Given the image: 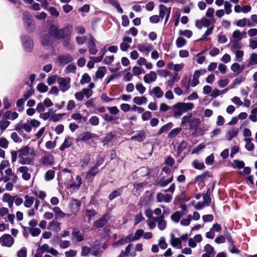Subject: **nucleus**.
Masks as SVG:
<instances>
[{
  "label": "nucleus",
  "instance_id": "f257e3e1",
  "mask_svg": "<svg viewBox=\"0 0 257 257\" xmlns=\"http://www.w3.org/2000/svg\"><path fill=\"white\" fill-rule=\"evenodd\" d=\"M71 30L72 27L69 25L59 29L58 26L52 24L49 27L48 33L57 40L62 39V45L64 47H68L70 44Z\"/></svg>",
  "mask_w": 257,
  "mask_h": 257
},
{
  "label": "nucleus",
  "instance_id": "f03ea898",
  "mask_svg": "<svg viewBox=\"0 0 257 257\" xmlns=\"http://www.w3.org/2000/svg\"><path fill=\"white\" fill-rule=\"evenodd\" d=\"M22 42L26 51L31 52L33 51L34 48L33 40L29 36H24L22 38Z\"/></svg>",
  "mask_w": 257,
  "mask_h": 257
},
{
  "label": "nucleus",
  "instance_id": "7ed1b4c3",
  "mask_svg": "<svg viewBox=\"0 0 257 257\" xmlns=\"http://www.w3.org/2000/svg\"><path fill=\"white\" fill-rule=\"evenodd\" d=\"M14 241V238L9 234H4L0 237V243L3 246L11 247Z\"/></svg>",
  "mask_w": 257,
  "mask_h": 257
},
{
  "label": "nucleus",
  "instance_id": "20e7f679",
  "mask_svg": "<svg viewBox=\"0 0 257 257\" xmlns=\"http://www.w3.org/2000/svg\"><path fill=\"white\" fill-rule=\"evenodd\" d=\"M58 82L62 92H64L70 88V78L69 77H59Z\"/></svg>",
  "mask_w": 257,
  "mask_h": 257
},
{
  "label": "nucleus",
  "instance_id": "39448f33",
  "mask_svg": "<svg viewBox=\"0 0 257 257\" xmlns=\"http://www.w3.org/2000/svg\"><path fill=\"white\" fill-rule=\"evenodd\" d=\"M110 217L109 214L106 213L99 219L94 222V226L97 228H103L106 225Z\"/></svg>",
  "mask_w": 257,
  "mask_h": 257
},
{
  "label": "nucleus",
  "instance_id": "423d86ee",
  "mask_svg": "<svg viewBox=\"0 0 257 257\" xmlns=\"http://www.w3.org/2000/svg\"><path fill=\"white\" fill-rule=\"evenodd\" d=\"M96 135L91 132H85L80 134L77 138V142H86L95 137Z\"/></svg>",
  "mask_w": 257,
  "mask_h": 257
},
{
  "label": "nucleus",
  "instance_id": "0eeeda50",
  "mask_svg": "<svg viewBox=\"0 0 257 257\" xmlns=\"http://www.w3.org/2000/svg\"><path fill=\"white\" fill-rule=\"evenodd\" d=\"M73 60V57L69 54L61 55L58 57V62L62 65L67 64Z\"/></svg>",
  "mask_w": 257,
  "mask_h": 257
},
{
  "label": "nucleus",
  "instance_id": "6e6552de",
  "mask_svg": "<svg viewBox=\"0 0 257 257\" xmlns=\"http://www.w3.org/2000/svg\"><path fill=\"white\" fill-rule=\"evenodd\" d=\"M42 164L46 167H50L54 164V156L49 154L45 155L43 158Z\"/></svg>",
  "mask_w": 257,
  "mask_h": 257
},
{
  "label": "nucleus",
  "instance_id": "1a4fd4ad",
  "mask_svg": "<svg viewBox=\"0 0 257 257\" xmlns=\"http://www.w3.org/2000/svg\"><path fill=\"white\" fill-rule=\"evenodd\" d=\"M201 123V121L199 118H194L189 122V130H193L195 132L197 131L199 125Z\"/></svg>",
  "mask_w": 257,
  "mask_h": 257
},
{
  "label": "nucleus",
  "instance_id": "9d476101",
  "mask_svg": "<svg viewBox=\"0 0 257 257\" xmlns=\"http://www.w3.org/2000/svg\"><path fill=\"white\" fill-rule=\"evenodd\" d=\"M171 236V240L170 243L173 247H176L178 249H180L182 248V243L181 241V239L177 237H175L174 234L173 233H171L170 234Z\"/></svg>",
  "mask_w": 257,
  "mask_h": 257
},
{
  "label": "nucleus",
  "instance_id": "9b49d317",
  "mask_svg": "<svg viewBox=\"0 0 257 257\" xmlns=\"http://www.w3.org/2000/svg\"><path fill=\"white\" fill-rule=\"evenodd\" d=\"M157 74L154 71H151L149 74H146L144 77V80L146 83H149L155 81L157 79Z\"/></svg>",
  "mask_w": 257,
  "mask_h": 257
},
{
  "label": "nucleus",
  "instance_id": "f8f14e48",
  "mask_svg": "<svg viewBox=\"0 0 257 257\" xmlns=\"http://www.w3.org/2000/svg\"><path fill=\"white\" fill-rule=\"evenodd\" d=\"M18 170L22 173V178L25 180H29L31 178V174L28 173L29 168L27 166H22L19 168Z\"/></svg>",
  "mask_w": 257,
  "mask_h": 257
},
{
  "label": "nucleus",
  "instance_id": "ddd939ff",
  "mask_svg": "<svg viewBox=\"0 0 257 257\" xmlns=\"http://www.w3.org/2000/svg\"><path fill=\"white\" fill-rule=\"evenodd\" d=\"M28 32L32 33L34 31L36 28L35 22L33 19H29L28 21L24 22Z\"/></svg>",
  "mask_w": 257,
  "mask_h": 257
},
{
  "label": "nucleus",
  "instance_id": "4468645a",
  "mask_svg": "<svg viewBox=\"0 0 257 257\" xmlns=\"http://www.w3.org/2000/svg\"><path fill=\"white\" fill-rule=\"evenodd\" d=\"M172 108L175 117L180 116L182 115L183 113L180 102H178L174 104Z\"/></svg>",
  "mask_w": 257,
  "mask_h": 257
},
{
  "label": "nucleus",
  "instance_id": "2eb2a0df",
  "mask_svg": "<svg viewBox=\"0 0 257 257\" xmlns=\"http://www.w3.org/2000/svg\"><path fill=\"white\" fill-rule=\"evenodd\" d=\"M99 172V169L96 166H93L89 170L86 174V178L87 179H90L92 177H94Z\"/></svg>",
  "mask_w": 257,
  "mask_h": 257
},
{
  "label": "nucleus",
  "instance_id": "dca6fc26",
  "mask_svg": "<svg viewBox=\"0 0 257 257\" xmlns=\"http://www.w3.org/2000/svg\"><path fill=\"white\" fill-rule=\"evenodd\" d=\"M210 177V175L209 173V172L208 171H206L204 172L203 173H202L200 175H197L196 176L195 179V182H199V183H202L204 181V180L206 178Z\"/></svg>",
  "mask_w": 257,
  "mask_h": 257
},
{
  "label": "nucleus",
  "instance_id": "f3484780",
  "mask_svg": "<svg viewBox=\"0 0 257 257\" xmlns=\"http://www.w3.org/2000/svg\"><path fill=\"white\" fill-rule=\"evenodd\" d=\"M116 137L115 133L114 132H110L105 135L102 142L104 145L108 144L115 137Z\"/></svg>",
  "mask_w": 257,
  "mask_h": 257
},
{
  "label": "nucleus",
  "instance_id": "a211bd4d",
  "mask_svg": "<svg viewBox=\"0 0 257 257\" xmlns=\"http://www.w3.org/2000/svg\"><path fill=\"white\" fill-rule=\"evenodd\" d=\"M146 138L145 133L142 131L138 135L133 136L131 138L132 141H137L139 142H142Z\"/></svg>",
  "mask_w": 257,
  "mask_h": 257
},
{
  "label": "nucleus",
  "instance_id": "6ab92c4d",
  "mask_svg": "<svg viewBox=\"0 0 257 257\" xmlns=\"http://www.w3.org/2000/svg\"><path fill=\"white\" fill-rule=\"evenodd\" d=\"M19 158L23 157H27L29 155L30 153V147L29 146L22 147L18 151Z\"/></svg>",
  "mask_w": 257,
  "mask_h": 257
},
{
  "label": "nucleus",
  "instance_id": "aec40b11",
  "mask_svg": "<svg viewBox=\"0 0 257 257\" xmlns=\"http://www.w3.org/2000/svg\"><path fill=\"white\" fill-rule=\"evenodd\" d=\"M173 124L171 122H170L164 125L160 128V130L158 132L157 135L160 136L163 133L168 132V131L171 130V128L173 127Z\"/></svg>",
  "mask_w": 257,
  "mask_h": 257
},
{
  "label": "nucleus",
  "instance_id": "412c9836",
  "mask_svg": "<svg viewBox=\"0 0 257 257\" xmlns=\"http://www.w3.org/2000/svg\"><path fill=\"white\" fill-rule=\"evenodd\" d=\"M183 112H187L193 109L194 107V104L191 102L185 103L180 102Z\"/></svg>",
  "mask_w": 257,
  "mask_h": 257
},
{
  "label": "nucleus",
  "instance_id": "4be33fe9",
  "mask_svg": "<svg viewBox=\"0 0 257 257\" xmlns=\"http://www.w3.org/2000/svg\"><path fill=\"white\" fill-rule=\"evenodd\" d=\"M41 43L44 46H51L52 43L50 36L48 34L44 35L42 37Z\"/></svg>",
  "mask_w": 257,
  "mask_h": 257
},
{
  "label": "nucleus",
  "instance_id": "5701e85b",
  "mask_svg": "<svg viewBox=\"0 0 257 257\" xmlns=\"http://www.w3.org/2000/svg\"><path fill=\"white\" fill-rule=\"evenodd\" d=\"M187 144L186 141H182L178 146L177 150L176 156L179 157L183 151L187 148Z\"/></svg>",
  "mask_w": 257,
  "mask_h": 257
},
{
  "label": "nucleus",
  "instance_id": "b1692460",
  "mask_svg": "<svg viewBox=\"0 0 257 257\" xmlns=\"http://www.w3.org/2000/svg\"><path fill=\"white\" fill-rule=\"evenodd\" d=\"M25 201L24 202V206L26 207L30 208L33 205L35 198L33 196H29L27 195L25 196Z\"/></svg>",
  "mask_w": 257,
  "mask_h": 257
},
{
  "label": "nucleus",
  "instance_id": "393cba45",
  "mask_svg": "<svg viewBox=\"0 0 257 257\" xmlns=\"http://www.w3.org/2000/svg\"><path fill=\"white\" fill-rule=\"evenodd\" d=\"M53 210L55 212L56 219L63 218L65 216V214L59 207H55Z\"/></svg>",
  "mask_w": 257,
  "mask_h": 257
},
{
  "label": "nucleus",
  "instance_id": "a878e982",
  "mask_svg": "<svg viewBox=\"0 0 257 257\" xmlns=\"http://www.w3.org/2000/svg\"><path fill=\"white\" fill-rule=\"evenodd\" d=\"M138 49L142 52H150L152 49V47L149 45L148 43H145L144 44H139L137 47Z\"/></svg>",
  "mask_w": 257,
  "mask_h": 257
},
{
  "label": "nucleus",
  "instance_id": "bb28decb",
  "mask_svg": "<svg viewBox=\"0 0 257 257\" xmlns=\"http://www.w3.org/2000/svg\"><path fill=\"white\" fill-rule=\"evenodd\" d=\"M106 70V68L104 66L99 67L95 73L96 78L99 79L102 78L104 76Z\"/></svg>",
  "mask_w": 257,
  "mask_h": 257
},
{
  "label": "nucleus",
  "instance_id": "cd10ccee",
  "mask_svg": "<svg viewBox=\"0 0 257 257\" xmlns=\"http://www.w3.org/2000/svg\"><path fill=\"white\" fill-rule=\"evenodd\" d=\"M192 117V114L191 112H189L187 115H184L182 118V121L181 122V126H184L187 123H189V122L191 120V118Z\"/></svg>",
  "mask_w": 257,
  "mask_h": 257
},
{
  "label": "nucleus",
  "instance_id": "c85d7f7f",
  "mask_svg": "<svg viewBox=\"0 0 257 257\" xmlns=\"http://www.w3.org/2000/svg\"><path fill=\"white\" fill-rule=\"evenodd\" d=\"M184 215V213L183 212H180V211H176L171 216V219L175 222H178L180 219V218Z\"/></svg>",
  "mask_w": 257,
  "mask_h": 257
},
{
  "label": "nucleus",
  "instance_id": "c756f323",
  "mask_svg": "<svg viewBox=\"0 0 257 257\" xmlns=\"http://www.w3.org/2000/svg\"><path fill=\"white\" fill-rule=\"evenodd\" d=\"M134 102L138 105H142V104H145L147 103L148 99L145 96L142 97H135L133 99Z\"/></svg>",
  "mask_w": 257,
  "mask_h": 257
},
{
  "label": "nucleus",
  "instance_id": "7c9ffc66",
  "mask_svg": "<svg viewBox=\"0 0 257 257\" xmlns=\"http://www.w3.org/2000/svg\"><path fill=\"white\" fill-rule=\"evenodd\" d=\"M182 131L181 127H177L172 129L168 135V138L172 139L176 137Z\"/></svg>",
  "mask_w": 257,
  "mask_h": 257
},
{
  "label": "nucleus",
  "instance_id": "2f4dec72",
  "mask_svg": "<svg viewBox=\"0 0 257 257\" xmlns=\"http://www.w3.org/2000/svg\"><path fill=\"white\" fill-rule=\"evenodd\" d=\"M9 165V162L8 160H3L0 164V181L3 179V172L2 171L6 167Z\"/></svg>",
  "mask_w": 257,
  "mask_h": 257
},
{
  "label": "nucleus",
  "instance_id": "473e14b6",
  "mask_svg": "<svg viewBox=\"0 0 257 257\" xmlns=\"http://www.w3.org/2000/svg\"><path fill=\"white\" fill-rule=\"evenodd\" d=\"M72 234L73 236H75L77 238V241L79 242H80L84 239L83 235L81 234L80 230L77 228L73 229Z\"/></svg>",
  "mask_w": 257,
  "mask_h": 257
},
{
  "label": "nucleus",
  "instance_id": "72a5a7b5",
  "mask_svg": "<svg viewBox=\"0 0 257 257\" xmlns=\"http://www.w3.org/2000/svg\"><path fill=\"white\" fill-rule=\"evenodd\" d=\"M19 163L23 165H29L33 163V159L32 158H25V157H23L22 158H19Z\"/></svg>",
  "mask_w": 257,
  "mask_h": 257
},
{
  "label": "nucleus",
  "instance_id": "f704fd0d",
  "mask_svg": "<svg viewBox=\"0 0 257 257\" xmlns=\"http://www.w3.org/2000/svg\"><path fill=\"white\" fill-rule=\"evenodd\" d=\"M122 190L119 189L114 191H113L108 196L109 200L112 201L115 198L120 196L121 194Z\"/></svg>",
  "mask_w": 257,
  "mask_h": 257
},
{
  "label": "nucleus",
  "instance_id": "c9c22d12",
  "mask_svg": "<svg viewBox=\"0 0 257 257\" xmlns=\"http://www.w3.org/2000/svg\"><path fill=\"white\" fill-rule=\"evenodd\" d=\"M251 138H245L244 139L245 142L246 143L245 148L248 151H252L254 148V144L251 142Z\"/></svg>",
  "mask_w": 257,
  "mask_h": 257
},
{
  "label": "nucleus",
  "instance_id": "e433bc0d",
  "mask_svg": "<svg viewBox=\"0 0 257 257\" xmlns=\"http://www.w3.org/2000/svg\"><path fill=\"white\" fill-rule=\"evenodd\" d=\"M109 4L114 7L117 11L121 14L123 13L122 9L121 8L119 3L116 0H108Z\"/></svg>",
  "mask_w": 257,
  "mask_h": 257
},
{
  "label": "nucleus",
  "instance_id": "4c0bfd02",
  "mask_svg": "<svg viewBox=\"0 0 257 257\" xmlns=\"http://www.w3.org/2000/svg\"><path fill=\"white\" fill-rule=\"evenodd\" d=\"M55 176V171L53 170H49L47 171L45 175V179L47 181H50L54 179Z\"/></svg>",
  "mask_w": 257,
  "mask_h": 257
},
{
  "label": "nucleus",
  "instance_id": "58836bf2",
  "mask_svg": "<svg viewBox=\"0 0 257 257\" xmlns=\"http://www.w3.org/2000/svg\"><path fill=\"white\" fill-rule=\"evenodd\" d=\"M153 92L157 98H161L163 96L164 92L159 86H156L153 88Z\"/></svg>",
  "mask_w": 257,
  "mask_h": 257
},
{
  "label": "nucleus",
  "instance_id": "ea45409f",
  "mask_svg": "<svg viewBox=\"0 0 257 257\" xmlns=\"http://www.w3.org/2000/svg\"><path fill=\"white\" fill-rule=\"evenodd\" d=\"M231 69L232 71L234 72H237V74L240 73L242 71L243 68H240V65L237 63H234L232 64L231 66Z\"/></svg>",
  "mask_w": 257,
  "mask_h": 257
},
{
  "label": "nucleus",
  "instance_id": "a19ab883",
  "mask_svg": "<svg viewBox=\"0 0 257 257\" xmlns=\"http://www.w3.org/2000/svg\"><path fill=\"white\" fill-rule=\"evenodd\" d=\"M60 223L58 222L52 220L49 224L48 229H50L51 227L53 228L54 230L58 231L60 229Z\"/></svg>",
  "mask_w": 257,
  "mask_h": 257
},
{
  "label": "nucleus",
  "instance_id": "79ce46f5",
  "mask_svg": "<svg viewBox=\"0 0 257 257\" xmlns=\"http://www.w3.org/2000/svg\"><path fill=\"white\" fill-rule=\"evenodd\" d=\"M194 168L197 170H202L205 168L203 163H200L197 160H195L192 163Z\"/></svg>",
  "mask_w": 257,
  "mask_h": 257
},
{
  "label": "nucleus",
  "instance_id": "37998d69",
  "mask_svg": "<svg viewBox=\"0 0 257 257\" xmlns=\"http://www.w3.org/2000/svg\"><path fill=\"white\" fill-rule=\"evenodd\" d=\"M167 9L165 6L164 5H160L159 6V16H158L160 18L163 19L166 15V11L167 12Z\"/></svg>",
  "mask_w": 257,
  "mask_h": 257
},
{
  "label": "nucleus",
  "instance_id": "c03bdc74",
  "mask_svg": "<svg viewBox=\"0 0 257 257\" xmlns=\"http://www.w3.org/2000/svg\"><path fill=\"white\" fill-rule=\"evenodd\" d=\"M37 90L41 93H45L48 90V87L43 83H40L37 86Z\"/></svg>",
  "mask_w": 257,
  "mask_h": 257
},
{
  "label": "nucleus",
  "instance_id": "a18cd8bd",
  "mask_svg": "<svg viewBox=\"0 0 257 257\" xmlns=\"http://www.w3.org/2000/svg\"><path fill=\"white\" fill-rule=\"evenodd\" d=\"M72 145V142L68 140L67 138H65L64 142L59 148V150L61 151H63L65 149L70 147Z\"/></svg>",
  "mask_w": 257,
  "mask_h": 257
},
{
  "label": "nucleus",
  "instance_id": "49530a36",
  "mask_svg": "<svg viewBox=\"0 0 257 257\" xmlns=\"http://www.w3.org/2000/svg\"><path fill=\"white\" fill-rule=\"evenodd\" d=\"M169 184L167 180H164V177H162L158 181L154 182L155 185H159L161 187H165Z\"/></svg>",
  "mask_w": 257,
  "mask_h": 257
},
{
  "label": "nucleus",
  "instance_id": "de8ad7c7",
  "mask_svg": "<svg viewBox=\"0 0 257 257\" xmlns=\"http://www.w3.org/2000/svg\"><path fill=\"white\" fill-rule=\"evenodd\" d=\"M10 121L5 119H3L0 121V130L3 132L10 125Z\"/></svg>",
  "mask_w": 257,
  "mask_h": 257
},
{
  "label": "nucleus",
  "instance_id": "09e8293b",
  "mask_svg": "<svg viewBox=\"0 0 257 257\" xmlns=\"http://www.w3.org/2000/svg\"><path fill=\"white\" fill-rule=\"evenodd\" d=\"M250 61L247 64V66L248 67L250 65H252L253 64H257V54L256 53H252L250 55L249 58Z\"/></svg>",
  "mask_w": 257,
  "mask_h": 257
},
{
  "label": "nucleus",
  "instance_id": "8fccbe9b",
  "mask_svg": "<svg viewBox=\"0 0 257 257\" xmlns=\"http://www.w3.org/2000/svg\"><path fill=\"white\" fill-rule=\"evenodd\" d=\"M59 77L58 76L56 75H52L50 76H49L47 78V83L49 85L51 86L54 84L56 81H58V78Z\"/></svg>",
  "mask_w": 257,
  "mask_h": 257
},
{
  "label": "nucleus",
  "instance_id": "3c124183",
  "mask_svg": "<svg viewBox=\"0 0 257 257\" xmlns=\"http://www.w3.org/2000/svg\"><path fill=\"white\" fill-rule=\"evenodd\" d=\"M144 230L142 229H137L135 233V235L132 240H136L139 239L143 235Z\"/></svg>",
  "mask_w": 257,
  "mask_h": 257
},
{
  "label": "nucleus",
  "instance_id": "603ef678",
  "mask_svg": "<svg viewBox=\"0 0 257 257\" xmlns=\"http://www.w3.org/2000/svg\"><path fill=\"white\" fill-rule=\"evenodd\" d=\"M179 34L180 36H184L188 38H190L192 37L193 33L192 32L189 30H185L184 31L180 30L179 32Z\"/></svg>",
  "mask_w": 257,
  "mask_h": 257
},
{
  "label": "nucleus",
  "instance_id": "864d4df0",
  "mask_svg": "<svg viewBox=\"0 0 257 257\" xmlns=\"http://www.w3.org/2000/svg\"><path fill=\"white\" fill-rule=\"evenodd\" d=\"M186 43V41L182 37H179L177 39L176 44L178 48H181L184 46Z\"/></svg>",
  "mask_w": 257,
  "mask_h": 257
},
{
  "label": "nucleus",
  "instance_id": "5fc2aeb1",
  "mask_svg": "<svg viewBox=\"0 0 257 257\" xmlns=\"http://www.w3.org/2000/svg\"><path fill=\"white\" fill-rule=\"evenodd\" d=\"M97 214L96 211L94 209H86V215L89 220H91L92 217Z\"/></svg>",
  "mask_w": 257,
  "mask_h": 257
},
{
  "label": "nucleus",
  "instance_id": "6e6d98bb",
  "mask_svg": "<svg viewBox=\"0 0 257 257\" xmlns=\"http://www.w3.org/2000/svg\"><path fill=\"white\" fill-rule=\"evenodd\" d=\"M91 81V77L87 73H84L80 80V83L84 84L86 83H89Z\"/></svg>",
  "mask_w": 257,
  "mask_h": 257
},
{
  "label": "nucleus",
  "instance_id": "4d7b16f0",
  "mask_svg": "<svg viewBox=\"0 0 257 257\" xmlns=\"http://www.w3.org/2000/svg\"><path fill=\"white\" fill-rule=\"evenodd\" d=\"M65 114V113L55 114L51 116L50 119L54 122H56L61 119Z\"/></svg>",
  "mask_w": 257,
  "mask_h": 257
},
{
  "label": "nucleus",
  "instance_id": "13d9d810",
  "mask_svg": "<svg viewBox=\"0 0 257 257\" xmlns=\"http://www.w3.org/2000/svg\"><path fill=\"white\" fill-rule=\"evenodd\" d=\"M89 122L92 125H97L99 123V118L97 116H92L89 119Z\"/></svg>",
  "mask_w": 257,
  "mask_h": 257
},
{
  "label": "nucleus",
  "instance_id": "bf43d9fd",
  "mask_svg": "<svg viewBox=\"0 0 257 257\" xmlns=\"http://www.w3.org/2000/svg\"><path fill=\"white\" fill-rule=\"evenodd\" d=\"M133 74L135 75H139L141 74L142 73H145V71L143 68H141L138 66H134L133 68Z\"/></svg>",
  "mask_w": 257,
  "mask_h": 257
},
{
  "label": "nucleus",
  "instance_id": "052dcab7",
  "mask_svg": "<svg viewBox=\"0 0 257 257\" xmlns=\"http://www.w3.org/2000/svg\"><path fill=\"white\" fill-rule=\"evenodd\" d=\"M191 219L192 215L189 214L187 216L186 219L184 218L181 221L180 224L183 226H188L189 225Z\"/></svg>",
  "mask_w": 257,
  "mask_h": 257
},
{
  "label": "nucleus",
  "instance_id": "680f3d73",
  "mask_svg": "<svg viewBox=\"0 0 257 257\" xmlns=\"http://www.w3.org/2000/svg\"><path fill=\"white\" fill-rule=\"evenodd\" d=\"M29 231L33 236H37L41 233V230L39 228H29Z\"/></svg>",
  "mask_w": 257,
  "mask_h": 257
},
{
  "label": "nucleus",
  "instance_id": "e2e57ef3",
  "mask_svg": "<svg viewBox=\"0 0 257 257\" xmlns=\"http://www.w3.org/2000/svg\"><path fill=\"white\" fill-rule=\"evenodd\" d=\"M238 132L237 131L232 130V131H229L227 133V140L230 141L233 137L237 136Z\"/></svg>",
  "mask_w": 257,
  "mask_h": 257
},
{
  "label": "nucleus",
  "instance_id": "0e129e2a",
  "mask_svg": "<svg viewBox=\"0 0 257 257\" xmlns=\"http://www.w3.org/2000/svg\"><path fill=\"white\" fill-rule=\"evenodd\" d=\"M50 14L54 17H58L59 16V12L53 7H50L47 9Z\"/></svg>",
  "mask_w": 257,
  "mask_h": 257
},
{
  "label": "nucleus",
  "instance_id": "69168bd1",
  "mask_svg": "<svg viewBox=\"0 0 257 257\" xmlns=\"http://www.w3.org/2000/svg\"><path fill=\"white\" fill-rule=\"evenodd\" d=\"M90 160V154H87L85 155L83 158L81 160V162L83 163L82 166H87Z\"/></svg>",
  "mask_w": 257,
  "mask_h": 257
},
{
  "label": "nucleus",
  "instance_id": "338daca9",
  "mask_svg": "<svg viewBox=\"0 0 257 257\" xmlns=\"http://www.w3.org/2000/svg\"><path fill=\"white\" fill-rule=\"evenodd\" d=\"M204 250L207 253L210 254H211L212 253H213L214 254L215 253L214 252V247L209 244H207L205 245V246H204Z\"/></svg>",
  "mask_w": 257,
  "mask_h": 257
},
{
  "label": "nucleus",
  "instance_id": "774afa93",
  "mask_svg": "<svg viewBox=\"0 0 257 257\" xmlns=\"http://www.w3.org/2000/svg\"><path fill=\"white\" fill-rule=\"evenodd\" d=\"M27 249L25 247H22L18 252V257H27Z\"/></svg>",
  "mask_w": 257,
  "mask_h": 257
}]
</instances>
